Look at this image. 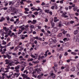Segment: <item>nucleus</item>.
I'll use <instances>...</instances> for the list:
<instances>
[{"instance_id":"nucleus-1","label":"nucleus","mask_w":79,"mask_h":79,"mask_svg":"<svg viewBox=\"0 0 79 79\" xmlns=\"http://www.w3.org/2000/svg\"><path fill=\"white\" fill-rule=\"evenodd\" d=\"M20 67V65H18L17 66L15 67V71L17 73H19V69Z\"/></svg>"},{"instance_id":"nucleus-2","label":"nucleus","mask_w":79,"mask_h":79,"mask_svg":"<svg viewBox=\"0 0 79 79\" xmlns=\"http://www.w3.org/2000/svg\"><path fill=\"white\" fill-rule=\"evenodd\" d=\"M50 75L51 76H52V78H53V79H54V78L55 77V76H56L55 74H53V73H52V72H50Z\"/></svg>"},{"instance_id":"nucleus-3","label":"nucleus","mask_w":79,"mask_h":79,"mask_svg":"<svg viewBox=\"0 0 79 79\" xmlns=\"http://www.w3.org/2000/svg\"><path fill=\"white\" fill-rule=\"evenodd\" d=\"M19 28H20V29H21V30H22V31H24V30L25 29V28H24V25L20 26L19 27Z\"/></svg>"},{"instance_id":"nucleus-4","label":"nucleus","mask_w":79,"mask_h":79,"mask_svg":"<svg viewBox=\"0 0 79 79\" xmlns=\"http://www.w3.org/2000/svg\"><path fill=\"white\" fill-rule=\"evenodd\" d=\"M3 29L5 30V31H6V32H9V31H10V29L8 28H6V27H3Z\"/></svg>"},{"instance_id":"nucleus-5","label":"nucleus","mask_w":79,"mask_h":79,"mask_svg":"<svg viewBox=\"0 0 79 79\" xmlns=\"http://www.w3.org/2000/svg\"><path fill=\"white\" fill-rule=\"evenodd\" d=\"M35 71H37V73H40V71H41V70L40 69H35Z\"/></svg>"},{"instance_id":"nucleus-6","label":"nucleus","mask_w":79,"mask_h":79,"mask_svg":"<svg viewBox=\"0 0 79 79\" xmlns=\"http://www.w3.org/2000/svg\"><path fill=\"white\" fill-rule=\"evenodd\" d=\"M5 19L3 17H2L1 19L0 20V22H2L3 21H4Z\"/></svg>"},{"instance_id":"nucleus-7","label":"nucleus","mask_w":79,"mask_h":79,"mask_svg":"<svg viewBox=\"0 0 79 79\" xmlns=\"http://www.w3.org/2000/svg\"><path fill=\"white\" fill-rule=\"evenodd\" d=\"M48 44L47 42H44L42 44V45L43 46H45V45H46Z\"/></svg>"},{"instance_id":"nucleus-8","label":"nucleus","mask_w":79,"mask_h":79,"mask_svg":"<svg viewBox=\"0 0 79 79\" xmlns=\"http://www.w3.org/2000/svg\"><path fill=\"white\" fill-rule=\"evenodd\" d=\"M6 56L8 59H10V58H11V56H10L8 54H7Z\"/></svg>"},{"instance_id":"nucleus-9","label":"nucleus","mask_w":79,"mask_h":79,"mask_svg":"<svg viewBox=\"0 0 79 79\" xmlns=\"http://www.w3.org/2000/svg\"><path fill=\"white\" fill-rule=\"evenodd\" d=\"M78 31L77 30H76L74 31V34L75 35H76V34H78Z\"/></svg>"},{"instance_id":"nucleus-10","label":"nucleus","mask_w":79,"mask_h":79,"mask_svg":"<svg viewBox=\"0 0 79 79\" xmlns=\"http://www.w3.org/2000/svg\"><path fill=\"white\" fill-rule=\"evenodd\" d=\"M10 9L11 10H12V11H14V10H15V7H12L11 6H10Z\"/></svg>"},{"instance_id":"nucleus-11","label":"nucleus","mask_w":79,"mask_h":79,"mask_svg":"<svg viewBox=\"0 0 79 79\" xmlns=\"http://www.w3.org/2000/svg\"><path fill=\"white\" fill-rule=\"evenodd\" d=\"M37 23V21L35 20H33V22H31V23H32L33 24H35V23Z\"/></svg>"},{"instance_id":"nucleus-12","label":"nucleus","mask_w":79,"mask_h":79,"mask_svg":"<svg viewBox=\"0 0 79 79\" xmlns=\"http://www.w3.org/2000/svg\"><path fill=\"white\" fill-rule=\"evenodd\" d=\"M63 62L62 60H60L59 62V64L60 65H61L63 64Z\"/></svg>"},{"instance_id":"nucleus-13","label":"nucleus","mask_w":79,"mask_h":79,"mask_svg":"<svg viewBox=\"0 0 79 79\" xmlns=\"http://www.w3.org/2000/svg\"><path fill=\"white\" fill-rule=\"evenodd\" d=\"M14 3H15V2H10L9 3V5H11V4L12 5H14Z\"/></svg>"},{"instance_id":"nucleus-14","label":"nucleus","mask_w":79,"mask_h":79,"mask_svg":"<svg viewBox=\"0 0 79 79\" xmlns=\"http://www.w3.org/2000/svg\"><path fill=\"white\" fill-rule=\"evenodd\" d=\"M77 9V6H75L74 7L73 9V11H76V10Z\"/></svg>"},{"instance_id":"nucleus-15","label":"nucleus","mask_w":79,"mask_h":79,"mask_svg":"<svg viewBox=\"0 0 79 79\" xmlns=\"http://www.w3.org/2000/svg\"><path fill=\"white\" fill-rule=\"evenodd\" d=\"M23 32V31L21 30H19V32H18V34L19 35L21 33Z\"/></svg>"},{"instance_id":"nucleus-16","label":"nucleus","mask_w":79,"mask_h":79,"mask_svg":"<svg viewBox=\"0 0 79 79\" xmlns=\"http://www.w3.org/2000/svg\"><path fill=\"white\" fill-rule=\"evenodd\" d=\"M19 47H20V46L19 45L17 47H16V48L14 49V50L15 51L17 50V49L19 48Z\"/></svg>"},{"instance_id":"nucleus-17","label":"nucleus","mask_w":79,"mask_h":79,"mask_svg":"<svg viewBox=\"0 0 79 79\" xmlns=\"http://www.w3.org/2000/svg\"><path fill=\"white\" fill-rule=\"evenodd\" d=\"M71 71H75V68H74V67H73V68L71 69Z\"/></svg>"},{"instance_id":"nucleus-18","label":"nucleus","mask_w":79,"mask_h":79,"mask_svg":"<svg viewBox=\"0 0 79 79\" xmlns=\"http://www.w3.org/2000/svg\"><path fill=\"white\" fill-rule=\"evenodd\" d=\"M49 41L50 42H51L53 41V38H51L49 40Z\"/></svg>"},{"instance_id":"nucleus-19","label":"nucleus","mask_w":79,"mask_h":79,"mask_svg":"<svg viewBox=\"0 0 79 79\" xmlns=\"http://www.w3.org/2000/svg\"><path fill=\"white\" fill-rule=\"evenodd\" d=\"M74 23V22L73 21H71L70 22H69V24H73Z\"/></svg>"},{"instance_id":"nucleus-20","label":"nucleus","mask_w":79,"mask_h":79,"mask_svg":"<svg viewBox=\"0 0 79 79\" xmlns=\"http://www.w3.org/2000/svg\"><path fill=\"white\" fill-rule=\"evenodd\" d=\"M71 54H72V55H76L77 54V53L74 52H71Z\"/></svg>"},{"instance_id":"nucleus-21","label":"nucleus","mask_w":79,"mask_h":79,"mask_svg":"<svg viewBox=\"0 0 79 79\" xmlns=\"http://www.w3.org/2000/svg\"><path fill=\"white\" fill-rule=\"evenodd\" d=\"M77 71H79V66L78 65H77Z\"/></svg>"},{"instance_id":"nucleus-22","label":"nucleus","mask_w":79,"mask_h":79,"mask_svg":"<svg viewBox=\"0 0 79 79\" xmlns=\"http://www.w3.org/2000/svg\"><path fill=\"white\" fill-rule=\"evenodd\" d=\"M45 13H49V10L47 9L45 10Z\"/></svg>"},{"instance_id":"nucleus-23","label":"nucleus","mask_w":79,"mask_h":79,"mask_svg":"<svg viewBox=\"0 0 79 79\" xmlns=\"http://www.w3.org/2000/svg\"><path fill=\"white\" fill-rule=\"evenodd\" d=\"M41 59V56H40V55H39L38 56V60H40Z\"/></svg>"},{"instance_id":"nucleus-24","label":"nucleus","mask_w":79,"mask_h":79,"mask_svg":"<svg viewBox=\"0 0 79 79\" xmlns=\"http://www.w3.org/2000/svg\"><path fill=\"white\" fill-rule=\"evenodd\" d=\"M51 25L52 26V27H53V26H55V23H51Z\"/></svg>"},{"instance_id":"nucleus-25","label":"nucleus","mask_w":79,"mask_h":79,"mask_svg":"<svg viewBox=\"0 0 79 79\" xmlns=\"http://www.w3.org/2000/svg\"><path fill=\"white\" fill-rule=\"evenodd\" d=\"M54 6H55V8H56V9H57V8H58V6H57V5H56V4Z\"/></svg>"},{"instance_id":"nucleus-26","label":"nucleus","mask_w":79,"mask_h":79,"mask_svg":"<svg viewBox=\"0 0 79 79\" xmlns=\"http://www.w3.org/2000/svg\"><path fill=\"white\" fill-rule=\"evenodd\" d=\"M67 33V31H64L62 32V33L63 34H66Z\"/></svg>"},{"instance_id":"nucleus-27","label":"nucleus","mask_w":79,"mask_h":79,"mask_svg":"<svg viewBox=\"0 0 79 79\" xmlns=\"http://www.w3.org/2000/svg\"><path fill=\"white\" fill-rule=\"evenodd\" d=\"M34 14L35 15H37L39 14V12H35L34 13Z\"/></svg>"},{"instance_id":"nucleus-28","label":"nucleus","mask_w":79,"mask_h":79,"mask_svg":"<svg viewBox=\"0 0 79 79\" xmlns=\"http://www.w3.org/2000/svg\"><path fill=\"white\" fill-rule=\"evenodd\" d=\"M15 35V33H11V35H10V36L11 37H13V35Z\"/></svg>"},{"instance_id":"nucleus-29","label":"nucleus","mask_w":79,"mask_h":79,"mask_svg":"<svg viewBox=\"0 0 79 79\" xmlns=\"http://www.w3.org/2000/svg\"><path fill=\"white\" fill-rule=\"evenodd\" d=\"M68 55V52H66L64 54V56H67Z\"/></svg>"},{"instance_id":"nucleus-30","label":"nucleus","mask_w":79,"mask_h":79,"mask_svg":"<svg viewBox=\"0 0 79 79\" xmlns=\"http://www.w3.org/2000/svg\"><path fill=\"white\" fill-rule=\"evenodd\" d=\"M30 27L31 28V29H34V25H31Z\"/></svg>"},{"instance_id":"nucleus-31","label":"nucleus","mask_w":79,"mask_h":79,"mask_svg":"<svg viewBox=\"0 0 79 79\" xmlns=\"http://www.w3.org/2000/svg\"><path fill=\"white\" fill-rule=\"evenodd\" d=\"M25 10L26 11H28L29 10V9H28V8H25Z\"/></svg>"},{"instance_id":"nucleus-32","label":"nucleus","mask_w":79,"mask_h":79,"mask_svg":"<svg viewBox=\"0 0 79 79\" xmlns=\"http://www.w3.org/2000/svg\"><path fill=\"white\" fill-rule=\"evenodd\" d=\"M54 65L55 67H57L58 66V64H56V63H54Z\"/></svg>"},{"instance_id":"nucleus-33","label":"nucleus","mask_w":79,"mask_h":79,"mask_svg":"<svg viewBox=\"0 0 79 79\" xmlns=\"http://www.w3.org/2000/svg\"><path fill=\"white\" fill-rule=\"evenodd\" d=\"M22 36H24L25 37H27L28 36V35H22Z\"/></svg>"},{"instance_id":"nucleus-34","label":"nucleus","mask_w":79,"mask_h":79,"mask_svg":"<svg viewBox=\"0 0 79 79\" xmlns=\"http://www.w3.org/2000/svg\"><path fill=\"white\" fill-rule=\"evenodd\" d=\"M54 31L55 32H57V29L56 28H54Z\"/></svg>"},{"instance_id":"nucleus-35","label":"nucleus","mask_w":79,"mask_h":79,"mask_svg":"<svg viewBox=\"0 0 79 79\" xmlns=\"http://www.w3.org/2000/svg\"><path fill=\"white\" fill-rule=\"evenodd\" d=\"M64 41H65V42H66L67 41V38H64L63 39Z\"/></svg>"},{"instance_id":"nucleus-36","label":"nucleus","mask_w":79,"mask_h":79,"mask_svg":"<svg viewBox=\"0 0 79 79\" xmlns=\"http://www.w3.org/2000/svg\"><path fill=\"white\" fill-rule=\"evenodd\" d=\"M67 14V13H66V12H64L63 13V14L62 15V16H64L65 15H66Z\"/></svg>"},{"instance_id":"nucleus-37","label":"nucleus","mask_w":79,"mask_h":79,"mask_svg":"<svg viewBox=\"0 0 79 79\" xmlns=\"http://www.w3.org/2000/svg\"><path fill=\"white\" fill-rule=\"evenodd\" d=\"M59 21V20L58 19H54V22H55V23H56V22H57V21Z\"/></svg>"},{"instance_id":"nucleus-38","label":"nucleus","mask_w":79,"mask_h":79,"mask_svg":"<svg viewBox=\"0 0 79 79\" xmlns=\"http://www.w3.org/2000/svg\"><path fill=\"white\" fill-rule=\"evenodd\" d=\"M7 8L6 7H4L3 8V9L4 10H7Z\"/></svg>"},{"instance_id":"nucleus-39","label":"nucleus","mask_w":79,"mask_h":79,"mask_svg":"<svg viewBox=\"0 0 79 79\" xmlns=\"http://www.w3.org/2000/svg\"><path fill=\"white\" fill-rule=\"evenodd\" d=\"M62 16H63V17H64V18H68V16H67V15H63Z\"/></svg>"},{"instance_id":"nucleus-40","label":"nucleus","mask_w":79,"mask_h":79,"mask_svg":"<svg viewBox=\"0 0 79 79\" xmlns=\"http://www.w3.org/2000/svg\"><path fill=\"white\" fill-rule=\"evenodd\" d=\"M17 12H18V10H16L14 11V13H15V14H17Z\"/></svg>"},{"instance_id":"nucleus-41","label":"nucleus","mask_w":79,"mask_h":79,"mask_svg":"<svg viewBox=\"0 0 79 79\" xmlns=\"http://www.w3.org/2000/svg\"><path fill=\"white\" fill-rule=\"evenodd\" d=\"M70 61H76V60L72 59H70Z\"/></svg>"},{"instance_id":"nucleus-42","label":"nucleus","mask_w":79,"mask_h":79,"mask_svg":"<svg viewBox=\"0 0 79 79\" xmlns=\"http://www.w3.org/2000/svg\"><path fill=\"white\" fill-rule=\"evenodd\" d=\"M60 50H61V51H63V47H60Z\"/></svg>"},{"instance_id":"nucleus-43","label":"nucleus","mask_w":79,"mask_h":79,"mask_svg":"<svg viewBox=\"0 0 79 79\" xmlns=\"http://www.w3.org/2000/svg\"><path fill=\"white\" fill-rule=\"evenodd\" d=\"M76 42H78L79 43V38L76 39Z\"/></svg>"},{"instance_id":"nucleus-44","label":"nucleus","mask_w":79,"mask_h":79,"mask_svg":"<svg viewBox=\"0 0 79 79\" xmlns=\"http://www.w3.org/2000/svg\"><path fill=\"white\" fill-rule=\"evenodd\" d=\"M9 65L10 66H12V63L10 62L9 63Z\"/></svg>"},{"instance_id":"nucleus-45","label":"nucleus","mask_w":79,"mask_h":79,"mask_svg":"<svg viewBox=\"0 0 79 79\" xmlns=\"http://www.w3.org/2000/svg\"><path fill=\"white\" fill-rule=\"evenodd\" d=\"M13 25H12L11 26V27L9 28L10 30H11V29H12L11 28H13Z\"/></svg>"},{"instance_id":"nucleus-46","label":"nucleus","mask_w":79,"mask_h":79,"mask_svg":"<svg viewBox=\"0 0 79 79\" xmlns=\"http://www.w3.org/2000/svg\"><path fill=\"white\" fill-rule=\"evenodd\" d=\"M10 38H8L7 39V42H8V41H10Z\"/></svg>"},{"instance_id":"nucleus-47","label":"nucleus","mask_w":79,"mask_h":79,"mask_svg":"<svg viewBox=\"0 0 79 79\" xmlns=\"http://www.w3.org/2000/svg\"><path fill=\"white\" fill-rule=\"evenodd\" d=\"M57 79H61V77H57Z\"/></svg>"},{"instance_id":"nucleus-48","label":"nucleus","mask_w":79,"mask_h":79,"mask_svg":"<svg viewBox=\"0 0 79 79\" xmlns=\"http://www.w3.org/2000/svg\"><path fill=\"white\" fill-rule=\"evenodd\" d=\"M19 63H20L19 62L17 61V62L15 63V64H19Z\"/></svg>"},{"instance_id":"nucleus-49","label":"nucleus","mask_w":79,"mask_h":79,"mask_svg":"<svg viewBox=\"0 0 79 79\" xmlns=\"http://www.w3.org/2000/svg\"><path fill=\"white\" fill-rule=\"evenodd\" d=\"M54 8H55L54 6H53L51 7V9L52 10H54Z\"/></svg>"},{"instance_id":"nucleus-50","label":"nucleus","mask_w":79,"mask_h":79,"mask_svg":"<svg viewBox=\"0 0 79 79\" xmlns=\"http://www.w3.org/2000/svg\"><path fill=\"white\" fill-rule=\"evenodd\" d=\"M24 67H23V68H22L21 69V71H23V70H24Z\"/></svg>"},{"instance_id":"nucleus-51","label":"nucleus","mask_w":79,"mask_h":79,"mask_svg":"<svg viewBox=\"0 0 79 79\" xmlns=\"http://www.w3.org/2000/svg\"><path fill=\"white\" fill-rule=\"evenodd\" d=\"M45 5V4L44 2H43L41 4V5H43V6H44V5Z\"/></svg>"},{"instance_id":"nucleus-52","label":"nucleus","mask_w":79,"mask_h":79,"mask_svg":"<svg viewBox=\"0 0 79 79\" xmlns=\"http://www.w3.org/2000/svg\"><path fill=\"white\" fill-rule=\"evenodd\" d=\"M27 16H28V17H29V18H31V17L32 16V15L31 14L30 15H28Z\"/></svg>"},{"instance_id":"nucleus-53","label":"nucleus","mask_w":79,"mask_h":79,"mask_svg":"<svg viewBox=\"0 0 79 79\" xmlns=\"http://www.w3.org/2000/svg\"><path fill=\"white\" fill-rule=\"evenodd\" d=\"M65 71L67 72H68V71H69V69L68 68H67L65 69Z\"/></svg>"},{"instance_id":"nucleus-54","label":"nucleus","mask_w":79,"mask_h":79,"mask_svg":"<svg viewBox=\"0 0 79 79\" xmlns=\"http://www.w3.org/2000/svg\"><path fill=\"white\" fill-rule=\"evenodd\" d=\"M66 36L68 37H70V35H69V34H67Z\"/></svg>"},{"instance_id":"nucleus-55","label":"nucleus","mask_w":79,"mask_h":79,"mask_svg":"<svg viewBox=\"0 0 79 79\" xmlns=\"http://www.w3.org/2000/svg\"><path fill=\"white\" fill-rule=\"evenodd\" d=\"M29 65L30 66H33V64H31V62H30L29 63Z\"/></svg>"},{"instance_id":"nucleus-56","label":"nucleus","mask_w":79,"mask_h":79,"mask_svg":"<svg viewBox=\"0 0 79 79\" xmlns=\"http://www.w3.org/2000/svg\"><path fill=\"white\" fill-rule=\"evenodd\" d=\"M69 24V22L68 23V22H65V25H67V24Z\"/></svg>"},{"instance_id":"nucleus-57","label":"nucleus","mask_w":79,"mask_h":79,"mask_svg":"<svg viewBox=\"0 0 79 79\" xmlns=\"http://www.w3.org/2000/svg\"><path fill=\"white\" fill-rule=\"evenodd\" d=\"M6 42L5 41L4 42L2 43V44L3 45H6Z\"/></svg>"},{"instance_id":"nucleus-58","label":"nucleus","mask_w":79,"mask_h":79,"mask_svg":"<svg viewBox=\"0 0 79 79\" xmlns=\"http://www.w3.org/2000/svg\"><path fill=\"white\" fill-rule=\"evenodd\" d=\"M34 39H39V37H38V36H36V37H34Z\"/></svg>"},{"instance_id":"nucleus-59","label":"nucleus","mask_w":79,"mask_h":79,"mask_svg":"<svg viewBox=\"0 0 79 79\" xmlns=\"http://www.w3.org/2000/svg\"><path fill=\"white\" fill-rule=\"evenodd\" d=\"M37 27L39 29H40L41 28V27H42L40 26H37Z\"/></svg>"},{"instance_id":"nucleus-60","label":"nucleus","mask_w":79,"mask_h":79,"mask_svg":"<svg viewBox=\"0 0 79 79\" xmlns=\"http://www.w3.org/2000/svg\"><path fill=\"white\" fill-rule=\"evenodd\" d=\"M37 78H38V79H40V75H38L37 76Z\"/></svg>"},{"instance_id":"nucleus-61","label":"nucleus","mask_w":79,"mask_h":79,"mask_svg":"<svg viewBox=\"0 0 79 79\" xmlns=\"http://www.w3.org/2000/svg\"><path fill=\"white\" fill-rule=\"evenodd\" d=\"M27 76H28L27 75H25L24 77V78H27Z\"/></svg>"},{"instance_id":"nucleus-62","label":"nucleus","mask_w":79,"mask_h":79,"mask_svg":"<svg viewBox=\"0 0 79 79\" xmlns=\"http://www.w3.org/2000/svg\"><path fill=\"white\" fill-rule=\"evenodd\" d=\"M33 77H35V78H36V77H37V75H33Z\"/></svg>"},{"instance_id":"nucleus-63","label":"nucleus","mask_w":79,"mask_h":79,"mask_svg":"<svg viewBox=\"0 0 79 79\" xmlns=\"http://www.w3.org/2000/svg\"><path fill=\"white\" fill-rule=\"evenodd\" d=\"M33 34H36V32L35 31H34L33 32Z\"/></svg>"},{"instance_id":"nucleus-64","label":"nucleus","mask_w":79,"mask_h":79,"mask_svg":"<svg viewBox=\"0 0 79 79\" xmlns=\"http://www.w3.org/2000/svg\"><path fill=\"white\" fill-rule=\"evenodd\" d=\"M75 14L76 16H78V15H79V13H75Z\"/></svg>"}]
</instances>
